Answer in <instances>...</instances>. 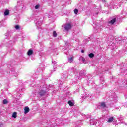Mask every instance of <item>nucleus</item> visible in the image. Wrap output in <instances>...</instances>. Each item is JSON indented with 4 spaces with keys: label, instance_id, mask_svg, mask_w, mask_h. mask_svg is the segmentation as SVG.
<instances>
[{
    "label": "nucleus",
    "instance_id": "obj_1",
    "mask_svg": "<svg viewBox=\"0 0 127 127\" xmlns=\"http://www.w3.org/2000/svg\"><path fill=\"white\" fill-rule=\"evenodd\" d=\"M25 8L24 7V4L23 2L20 1L17 2V5L15 7V9L17 10V11H19L20 12H22L23 10H24Z\"/></svg>",
    "mask_w": 127,
    "mask_h": 127
},
{
    "label": "nucleus",
    "instance_id": "obj_2",
    "mask_svg": "<svg viewBox=\"0 0 127 127\" xmlns=\"http://www.w3.org/2000/svg\"><path fill=\"white\" fill-rule=\"evenodd\" d=\"M47 92V89L46 88L43 87L42 89H41L40 92H39V95L40 97H42V96H44L45 94H46Z\"/></svg>",
    "mask_w": 127,
    "mask_h": 127
},
{
    "label": "nucleus",
    "instance_id": "obj_3",
    "mask_svg": "<svg viewBox=\"0 0 127 127\" xmlns=\"http://www.w3.org/2000/svg\"><path fill=\"white\" fill-rule=\"evenodd\" d=\"M90 124L91 126H92V125H94V126H98L99 122L96 120L92 119L90 120Z\"/></svg>",
    "mask_w": 127,
    "mask_h": 127
},
{
    "label": "nucleus",
    "instance_id": "obj_4",
    "mask_svg": "<svg viewBox=\"0 0 127 127\" xmlns=\"http://www.w3.org/2000/svg\"><path fill=\"white\" fill-rule=\"evenodd\" d=\"M64 28L66 31H69L72 28V25L70 23L66 24L64 26Z\"/></svg>",
    "mask_w": 127,
    "mask_h": 127
},
{
    "label": "nucleus",
    "instance_id": "obj_5",
    "mask_svg": "<svg viewBox=\"0 0 127 127\" xmlns=\"http://www.w3.org/2000/svg\"><path fill=\"white\" fill-rule=\"evenodd\" d=\"M116 20L117 16H115L111 21H109L108 23H109L110 24H114V23L116 22Z\"/></svg>",
    "mask_w": 127,
    "mask_h": 127
},
{
    "label": "nucleus",
    "instance_id": "obj_6",
    "mask_svg": "<svg viewBox=\"0 0 127 127\" xmlns=\"http://www.w3.org/2000/svg\"><path fill=\"white\" fill-rule=\"evenodd\" d=\"M52 64L53 65L54 72L56 70V66H57V62L56 61H54L52 62Z\"/></svg>",
    "mask_w": 127,
    "mask_h": 127
},
{
    "label": "nucleus",
    "instance_id": "obj_7",
    "mask_svg": "<svg viewBox=\"0 0 127 127\" xmlns=\"http://www.w3.org/2000/svg\"><path fill=\"white\" fill-rule=\"evenodd\" d=\"M36 24L37 25V27H38V29H39V27L40 25H42V20H38L36 23Z\"/></svg>",
    "mask_w": 127,
    "mask_h": 127
},
{
    "label": "nucleus",
    "instance_id": "obj_8",
    "mask_svg": "<svg viewBox=\"0 0 127 127\" xmlns=\"http://www.w3.org/2000/svg\"><path fill=\"white\" fill-rule=\"evenodd\" d=\"M113 121H115V118L114 117H110L108 118L107 122L108 123H112Z\"/></svg>",
    "mask_w": 127,
    "mask_h": 127
},
{
    "label": "nucleus",
    "instance_id": "obj_9",
    "mask_svg": "<svg viewBox=\"0 0 127 127\" xmlns=\"http://www.w3.org/2000/svg\"><path fill=\"white\" fill-rule=\"evenodd\" d=\"M74 71H75V69L73 67H71L68 69V73L71 74V73H74Z\"/></svg>",
    "mask_w": 127,
    "mask_h": 127
},
{
    "label": "nucleus",
    "instance_id": "obj_10",
    "mask_svg": "<svg viewBox=\"0 0 127 127\" xmlns=\"http://www.w3.org/2000/svg\"><path fill=\"white\" fill-rule=\"evenodd\" d=\"M33 54V50L31 49H29L27 52L28 55L29 56L32 55Z\"/></svg>",
    "mask_w": 127,
    "mask_h": 127
},
{
    "label": "nucleus",
    "instance_id": "obj_11",
    "mask_svg": "<svg viewBox=\"0 0 127 127\" xmlns=\"http://www.w3.org/2000/svg\"><path fill=\"white\" fill-rule=\"evenodd\" d=\"M24 111L25 114H27L29 112V108L28 107H25Z\"/></svg>",
    "mask_w": 127,
    "mask_h": 127
},
{
    "label": "nucleus",
    "instance_id": "obj_12",
    "mask_svg": "<svg viewBox=\"0 0 127 127\" xmlns=\"http://www.w3.org/2000/svg\"><path fill=\"white\" fill-rule=\"evenodd\" d=\"M101 108H102L103 109H105V108H107V106H106V104L105 103V102H102L101 104Z\"/></svg>",
    "mask_w": 127,
    "mask_h": 127
},
{
    "label": "nucleus",
    "instance_id": "obj_13",
    "mask_svg": "<svg viewBox=\"0 0 127 127\" xmlns=\"http://www.w3.org/2000/svg\"><path fill=\"white\" fill-rule=\"evenodd\" d=\"M84 76H85V74H82L81 72L79 73V76H78V79H82V78H84Z\"/></svg>",
    "mask_w": 127,
    "mask_h": 127
},
{
    "label": "nucleus",
    "instance_id": "obj_14",
    "mask_svg": "<svg viewBox=\"0 0 127 127\" xmlns=\"http://www.w3.org/2000/svg\"><path fill=\"white\" fill-rule=\"evenodd\" d=\"M9 14V10H6L4 13V15L5 16H6Z\"/></svg>",
    "mask_w": 127,
    "mask_h": 127
},
{
    "label": "nucleus",
    "instance_id": "obj_15",
    "mask_svg": "<svg viewBox=\"0 0 127 127\" xmlns=\"http://www.w3.org/2000/svg\"><path fill=\"white\" fill-rule=\"evenodd\" d=\"M16 115H17V113L16 112H14L13 113L12 115V117L13 118H14V119H16Z\"/></svg>",
    "mask_w": 127,
    "mask_h": 127
},
{
    "label": "nucleus",
    "instance_id": "obj_16",
    "mask_svg": "<svg viewBox=\"0 0 127 127\" xmlns=\"http://www.w3.org/2000/svg\"><path fill=\"white\" fill-rule=\"evenodd\" d=\"M68 62H69V63H72V62H73V57H71L68 58Z\"/></svg>",
    "mask_w": 127,
    "mask_h": 127
},
{
    "label": "nucleus",
    "instance_id": "obj_17",
    "mask_svg": "<svg viewBox=\"0 0 127 127\" xmlns=\"http://www.w3.org/2000/svg\"><path fill=\"white\" fill-rule=\"evenodd\" d=\"M88 56L90 58H93V57H94V56H95V55L93 53H90V54H89Z\"/></svg>",
    "mask_w": 127,
    "mask_h": 127
},
{
    "label": "nucleus",
    "instance_id": "obj_18",
    "mask_svg": "<svg viewBox=\"0 0 127 127\" xmlns=\"http://www.w3.org/2000/svg\"><path fill=\"white\" fill-rule=\"evenodd\" d=\"M68 104H69V106H70L71 107H73V106H74V103L73 102H72V101H68Z\"/></svg>",
    "mask_w": 127,
    "mask_h": 127
},
{
    "label": "nucleus",
    "instance_id": "obj_19",
    "mask_svg": "<svg viewBox=\"0 0 127 127\" xmlns=\"http://www.w3.org/2000/svg\"><path fill=\"white\" fill-rule=\"evenodd\" d=\"M14 27H15V29H16V30H19V29H20V27H19V26L18 25H15Z\"/></svg>",
    "mask_w": 127,
    "mask_h": 127
},
{
    "label": "nucleus",
    "instance_id": "obj_20",
    "mask_svg": "<svg viewBox=\"0 0 127 127\" xmlns=\"http://www.w3.org/2000/svg\"><path fill=\"white\" fill-rule=\"evenodd\" d=\"M53 36H54V37H56V36H57V33H56V31H53Z\"/></svg>",
    "mask_w": 127,
    "mask_h": 127
},
{
    "label": "nucleus",
    "instance_id": "obj_21",
    "mask_svg": "<svg viewBox=\"0 0 127 127\" xmlns=\"http://www.w3.org/2000/svg\"><path fill=\"white\" fill-rule=\"evenodd\" d=\"M74 12L75 14H78V12H79L78 9H75L74 10Z\"/></svg>",
    "mask_w": 127,
    "mask_h": 127
},
{
    "label": "nucleus",
    "instance_id": "obj_22",
    "mask_svg": "<svg viewBox=\"0 0 127 127\" xmlns=\"http://www.w3.org/2000/svg\"><path fill=\"white\" fill-rule=\"evenodd\" d=\"M7 103H8V102L6 99H4L3 100V104H7Z\"/></svg>",
    "mask_w": 127,
    "mask_h": 127
},
{
    "label": "nucleus",
    "instance_id": "obj_23",
    "mask_svg": "<svg viewBox=\"0 0 127 127\" xmlns=\"http://www.w3.org/2000/svg\"><path fill=\"white\" fill-rule=\"evenodd\" d=\"M122 14H124V15H126L127 14V12H126V11L123 10L122 11Z\"/></svg>",
    "mask_w": 127,
    "mask_h": 127
},
{
    "label": "nucleus",
    "instance_id": "obj_24",
    "mask_svg": "<svg viewBox=\"0 0 127 127\" xmlns=\"http://www.w3.org/2000/svg\"><path fill=\"white\" fill-rule=\"evenodd\" d=\"M35 9H38V8H39V5H36L35 6Z\"/></svg>",
    "mask_w": 127,
    "mask_h": 127
},
{
    "label": "nucleus",
    "instance_id": "obj_25",
    "mask_svg": "<svg viewBox=\"0 0 127 127\" xmlns=\"http://www.w3.org/2000/svg\"><path fill=\"white\" fill-rule=\"evenodd\" d=\"M58 85H62V81L61 80H59Z\"/></svg>",
    "mask_w": 127,
    "mask_h": 127
},
{
    "label": "nucleus",
    "instance_id": "obj_26",
    "mask_svg": "<svg viewBox=\"0 0 127 127\" xmlns=\"http://www.w3.org/2000/svg\"><path fill=\"white\" fill-rule=\"evenodd\" d=\"M82 98L83 99H86V98H87V96L85 95V94L83 95V96H82Z\"/></svg>",
    "mask_w": 127,
    "mask_h": 127
},
{
    "label": "nucleus",
    "instance_id": "obj_27",
    "mask_svg": "<svg viewBox=\"0 0 127 127\" xmlns=\"http://www.w3.org/2000/svg\"><path fill=\"white\" fill-rule=\"evenodd\" d=\"M82 60L83 62H84V61H86V60L84 58H82Z\"/></svg>",
    "mask_w": 127,
    "mask_h": 127
},
{
    "label": "nucleus",
    "instance_id": "obj_28",
    "mask_svg": "<svg viewBox=\"0 0 127 127\" xmlns=\"http://www.w3.org/2000/svg\"><path fill=\"white\" fill-rule=\"evenodd\" d=\"M84 52H85V51H84V50H81V53H84Z\"/></svg>",
    "mask_w": 127,
    "mask_h": 127
},
{
    "label": "nucleus",
    "instance_id": "obj_29",
    "mask_svg": "<svg viewBox=\"0 0 127 127\" xmlns=\"http://www.w3.org/2000/svg\"><path fill=\"white\" fill-rule=\"evenodd\" d=\"M47 89H49V87H47Z\"/></svg>",
    "mask_w": 127,
    "mask_h": 127
},
{
    "label": "nucleus",
    "instance_id": "obj_30",
    "mask_svg": "<svg viewBox=\"0 0 127 127\" xmlns=\"http://www.w3.org/2000/svg\"><path fill=\"white\" fill-rule=\"evenodd\" d=\"M96 127H98V126H97Z\"/></svg>",
    "mask_w": 127,
    "mask_h": 127
},
{
    "label": "nucleus",
    "instance_id": "obj_31",
    "mask_svg": "<svg viewBox=\"0 0 127 127\" xmlns=\"http://www.w3.org/2000/svg\"><path fill=\"white\" fill-rule=\"evenodd\" d=\"M98 14V13H97V14Z\"/></svg>",
    "mask_w": 127,
    "mask_h": 127
}]
</instances>
